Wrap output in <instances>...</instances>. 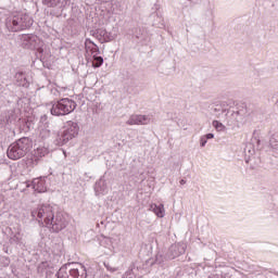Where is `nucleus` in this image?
Instances as JSON below:
<instances>
[{
    "instance_id": "obj_1",
    "label": "nucleus",
    "mask_w": 278,
    "mask_h": 278,
    "mask_svg": "<svg viewBox=\"0 0 278 278\" xmlns=\"http://www.w3.org/2000/svg\"><path fill=\"white\" fill-rule=\"evenodd\" d=\"M33 147L34 142L29 137H23L10 144L7 155L10 160H21V157H25L31 151Z\"/></svg>"
},
{
    "instance_id": "obj_2",
    "label": "nucleus",
    "mask_w": 278,
    "mask_h": 278,
    "mask_svg": "<svg viewBox=\"0 0 278 278\" xmlns=\"http://www.w3.org/2000/svg\"><path fill=\"white\" fill-rule=\"evenodd\" d=\"M33 25L34 20L25 13H15L5 20V27L9 31H23Z\"/></svg>"
},
{
    "instance_id": "obj_3",
    "label": "nucleus",
    "mask_w": 278,
    "mask_h": 278,
    "mask_svg": "<svg viewBox=\"0 0 278 278\" xmlns=\"http://www.w3.org/2000/svg\"><path fill=\"white\" fill-rule=\"evenodd\" d=\"M77 134H79V125L75 122H67L64 128L56 134L54 144L56 147H64L70 140L76 138Z\"/></svg>"
},
{
    "instance_id": "obj_4",
    "label": "nucleus",
    "mask_w": 278,
    "mask_h": 278,
    "mask_svg": "<svg viewBox=\"0 0 278 278\" xmlns=\"http://www.w3.org/2000/svg\"><path fill=\"white\" fill-rule=\"evenodd\" d=\"M77 103L68 98H63L61 100L52 102L50 112L52 116H66L72 112H75Z\"/></svg>"
},
{
    "instance_id": "obj_5",
    "label": "nucleus",
    "mask_w": 278,
    "mask_h": 278,
    "mask_svg": "<svg viewBox=\"0 0 278 278\" xmlns=\"http://www.w3.org/2000/svg\"><path fill=\"white\" fill-rule=\"evenodd\" d=\"M30 214L38 223L48 225L51 223V218H53L54 208L51 204H39Z\"/></svg>"
},
{
    "instance_id": "obj_6",
    "label": "nucleus",
    "mask_w": 278,
    "mask_h": 278,
    "mask_svg": "<svg viewBox=\"0 0 278 278\" xmlns=\"http://www.w3.org/2000/svg\"><path fill=\"white\" fill-rule=\"evenodd\" d=\"M40 38L34 34L21 35L20 45L23 49H36L39 55L45 53V49L40 47Z\"/></svg>"
},
{
    "instance_id": "obj_7",
    "label": "nucleus",
    "mask_w": 278,
    "mask_h": 278,
    "mask_svg": "<svg viewBox=\"0 0 278 278\" xmlns=\"http://www.w3.org/2000/svg\"><path fill=\"white\" fill-rule=\"evenodd\" d=\"M68 225V220H66V216H64V213L58 212L54 213L52 217L50 218V222H48L47 227L50 228V231L53 233H60L62 229H66Z\"/></svg>"
},
{
    "instance_id": "obj_8",
    "label": "nucleus",
    "mask_w": 278,
    "mask_h": 278,
    "mask_svg": "<svg viewBox=\"0 0 278 278\" xmlns=\"http://www.w3.org/2000/svg\"><path fill=\"white\" fill-rule=\"evenodd\" d=\"M184 253H186V245L184 243L172 244L167 251L166 260H175V257H179Z\"/></svg>"
},
{
    "instance_id": "obj_9",
    "label": "nucleus",
    "mask_w": 278,
    "mask_h": 278,
    "mask_svg": "<svg viewBox=\"0 0 278 278\" xmlns=\"http://www.w3.org/2000/svg\"><path fill=\"white\" fill-rule=\"evenodd\" d=\"M26 188H33L35 192H47V184L42 178H35L33 181H26Z\"/></svg>"
},
{
    "instance_id": "obj_10",
    "label": "nucleus",
    "mask_w": 278,
    "mask_h": 278,
    "mask_svg": "<svg viewBox=\"0 0 278 278\" xmlns=\"http://www.w3.org/2000/svg\"><path fill=\"white\" fill-rule=\"evenodd\" d=\"M70 266V278H86V267L81 264L72 263Z\"/></svg>"
},
{
    "instance_id": "obj_11",
    "label": "nucleus",
    "mask_w": 278,
    "mask_h": 278,
    "mask_svg": "<svg viewBox=\"0 0 278 278\" xmlns=\"http://www.w3.org/2000/svg\"><path fill=\"white\" fill-rule=\"evenodd\" d=\"M151 123V116L149 115H131L126 125H149Z\"/></svg>"
},
{
    "instance_id": "obj_12",
    "label": "nucleus",
    "mask_w": 278,
    "mask_h": 278,
    "mask_svg": "<svg viewBox=\"0 0 278 278\" xmlns=\"http://www.w3.org/2000/svg\"><path fill=\"white\" fill-rule=\"evenodd\" d=\"M90 36H93V38H97V40H99V42H101V45H103V42H108V40H109L108 30H105L104 28H98L96 30H90Z\"/></svg>"
},
{
    "instance_id": "obj_13",
    "label": "nucleus",
    "mask_w": 278,
    "mask_h": 278,
    "mask_svg": "<svg viewBox=\"0 0 278 278\" xmlns=\"http://www.w3.org/2000/svg\"><path fill=\"white\" fill-rule=\"evenodd\" d=\"M85 49L87 53H91V55H99L101 53V50H99V46L94 43L90 39L85 40Z\"/></svg>"
},
{
    "instance_id": "obj_14",
    "label": "nucleus",
    "mask_w": 278,
    "mask_h": 278,
    "mask_svg": "<svg viewBox=\"0 0 278 278\" xmlns=\"http://www.w3.org/2000/svg\"><path fill=\"white\" fill-rule=\"evenodd\" d=\"M1 117L2 123L7 125L10 123H14V121H16V112L14 110L5 111L4 113H2Z\"/></svg>"
},
{
    "instance_id": "obj_15",
    "label": "nucleus",
    "mask_w": 278,
    "mask_h": 278,
    "mask_svg": "<svg viewBox=\"0 0 278 278\" xmlns=\"http://www.w3.org/2000/svg\"><path fill=\"white\" fill-rule=\"evenodd\" d=\"M15 81L17 86H22L23 88H27V86H29V80H27V76H25V73L23 72L15 74Z\"/></svg>"
},
{
    "instance_id": "obj_16",
    "label": "nucleus",
    "mask_w": 278,
    "mask_h": 278,
    "mask_svg": "<svg viewBox=\"0 0 278 278\" xmlns=\"http://www.w3.org/2000/svg\"><path fill=\"white\" fill-rule=\"evenodd\" d=\"M94 190L97 194H105V192H108V185H105V179L103 177L96 182Z\"/></svg>"
},
{
    "instance_id": "obj_17",
    "label": "nucleus",
    "mask_w": 278,
    "mask_h": 278,
    "mask_svg": "<svg viewBox=\"0 0 278 278\" xmlns=\"http://www.w3.org/2000/svg\"><path fill=\"white\" fill-rule=\"evenodd\" d=\"M70 266H73V263L63 265L56 273V277L58 278H71Z\"/></svg>"
},
{
    "instance_id": "obj_18",
    "label": "nucleus",
    "mask_w": 278,
    "mask_h": 278,
    "mask_svg": "<svg viewBox=\"0 0 278 278\" xmlns=\"http://www.w3.org/2000/svg\"><path fill=\"white\" fill-rule=\"evenodd\" d=\"M150 212H153L157 218H164V204H151Z\"/></svg>"
},
{
    "instance_id": "obj_19",
    "label": "nucleus",
    "mask_w": 278,
    "mask_h": 278,
    "mask_svg": "<svg viewBox=\"0 0 278 278\" xmlns=\"http://www.w3.org/2000/svg\"><path fill=\"white\" fill-rule=\"evenodd\" d=\"M62 3V0H42V4L47 8H58Z\"/></svg>"
},
{
    "instance_id": "obj_20",
    "label": "nucleus",
    "mask_w": 278,
    "mask_h": 278,
    "mask_svg": "<svg viewBox=\"0 0 278 278\" xmlns=\"http://www.w3.org/2000/svg\"><path fill=\"white\" fill-rule=\"evenodd\" d=\"M93 68H100V66H103V56H99L97 54H93Z\"/></svg>"
},
{
    "instance_id": "obj_21",
    "label": "nucleus",
    "mask_w": 278,
    "mask_h": 278,
    "mask_svg": "<svg viewBox=\"0 0 278 278\" xmlns=\"http://www.w3.org/2000/svg\"><path fill=\"white\" fill-rule=\"evenodd\" d=\"M47 268H49V263L48 262H42L38 265L37 273L39 275H47Z\"/></svg>"
},
{
    "instance_id": "obj_22",
    "label": "nucleus",
    "mask_w": 278,
    "mask_h": 278,
    "mask_svg": "<svg viewBox=\"0 0 278 278\" xmlns=\"http://www.w3.org/2000/svg\"><path fill=\"white\" fill-rule=\"evenodd\" d=\"M214 138V134L210 132L200 138V146L205 147L207 144V140H212Z\"/></svg>"
},
{
    "instance_id": "obj_23",
    "label": "nucleus",
    "mask_w": 278,
    "mask_h": 278,
    "mask_svg": "<svg viewBox=\"0 0 278 278\" xmlns=\"http://www.w3.org/2000/svg\"><path fill=\"white\" fill-rule=\"evenodd\" d=\"M213 127L216 131H227V127L218 121H213Z\"/></svg>"
},
{
    "instance_id": "obj_24",
    "label": "nucleus",
    "mask_w": 278,
    "mask_h": 278,
    "mask_svg": "<svg viewBox=\"0 0 278 278\" xmlns=\"http://www.w3.org/2000/svg\"><path fill=\"white\" fill-rule=\"evenodd\" d=\"M244 153H245V162L247 164H249V162H251V156L253 155V153H255V150H251V146H247L244 149Z\"/></svg>"
},
{
    "instance_id": "obj_25",
    "label": "nucleus",
    "mask_w": 278,
    "mask_h": 278,
    "mask_svg": "<svg viewBox=\"0 0 278 278\" xmlns=\"http://www.w3.org/2000/svg\"><path fill=\"white\" fill-rule=\"evenodd\" d=\"M164 260L168 258H166V256H163L162 254H156L155 264H164Z\"/></svg>"
},
{
    "instance_id": "obj_26",
    "label": "nucleus",
    "mask_w": 278,
    "mask_h": 278,
    "mask_svg": "<svg viewBox=\"0 0 278 278\" xmlns=\"http://www.w3.org/2000/svg\"><path fill=\"white\" fill-rule=\"evenodd\" d=\"M12 241L15 242V244H23V238H21V235L13 236Z\"/></svg>"
},
{
    "instance_id": "obj_27",
    "label": "nucleus",
    "mask_w": 278,
    "mask_h": 278,
    "mask_svg": "<svg viewBox=\"0 0 278 278\" xmlns=\"http://www.w3.org/2000/svg\"><path fill=\"white\" fill-rule=\"evenodd\" d=\"M269 144H270L271 149H278V142H277V140L275 139V137H271V138H270Z\"/></svg>"
},
{
    "instance_id": "obj_28",
    "label": "nucleus",
    "mask_w": 278,
    "mask_h": 278,
    "mask_svg": "<svg viewBox=\"0 0 278 278\" xmlns=\"http://www.w3.org/2000/svg\"><path fill=\"white\" fill-rule=\"evenodd\" d=\"M123 278H136L132 270H128L124 274Z\"/></svg>"
},
{
    "instance_id": "obj_29",
    "label": "nucleus",
    "mask_w": 278,
    "mask_h": 278,
    "mask_svg": "<svg viewBox=\"0 0 278 278\" xmlns=\"http://www.w3.org/2000/svg\"><path fill=\"white\" fill-rule=\"evenodd\" d=\"M213 112L216 113V112H227V111L224 110L223 106L217 104V105H215V108H213Z\"/></svg>"
},
{
    "instance_id": "obj_30",
    "label": "nucleus",
    "mask_w": 278,
    "mask_h": 278,
    "mask_svg": "<svg viewBox=\"0 0 278 278\" xmlns=\"http://www.w3.org/2000/svg\"><path fill=\"white\" fill-rule=\"evenodd\" d=\"M50 131L49 130H41L40 135H41V138H45V136H49Z\"/></svg>"
},
{
    "instance_id": "obj_31",
    "label": "nucleus",
    "mask_w": 278,
    "mask_h": 278,
    "mask_svg": "<svg viewBox=\"0 0 278 278\" xmlns=\"http://www.w3.org/2000/svg\"><path fill=\"white\" fill-rule=\"evenodd\" d=\"M104 242H105V243H108V244L110 245V244H112V239H110V238H105V239H104Z\"/></svg>"
},
{
    "instance_id": "obj_32",
    "label": "nucleus",
    "mask_w": 278,
    "mask_h": 278,
    "mask_svg": "<svg viewBox=\"0 0 278 278\" xmlns=\"http://www.w3.org/2000/svg\"><path fill=\"white\" fill-rule=\"evenodd\" d=\"M180 186H186V179L180 180Z\"/></svg>"
},
{
    "instance_id": "obj_33",
    "label": "nucleus",
    "mask_w": 278,
    "mask_h": 278,
    "mask_svg": "<svg viewBox=\"0 0 278 278\" xmlns=\"http://www.w3.org/2000/svg\"><path fill=\"white\" fill-rule=\"evenodd\" d=\"M262 141L260 139H256V144L260 146Z\"/></svg>"
},
{
    "instance_id": "obj_34",
    "label": "nucleus",
    "mask_w": 278,
    "mask_h": 278,
    "mask_svg": "<svg viewBox=\"0 0 278 278\" xmlns=\"http://www.w3.org/2000/svg\"><path fill=\"white\" fill-rule=\"evenodd\" d=\"M231 116H238V113H231Z\"/></svg>"
},
{
    "instance_id": "obj_35",
    "label": "nucleus",
    "mask_w": 278,
    "mask_h": 278,
    "mask_svg": "<svg viewBox=\"0 0 278 278\" xmlns=\"http://www.w3.org/2000/svg\"><path fill=\"white\" fill-rule=\"evenodd\" d=\"M98 1L103 2V1H105V0H98Z\"/></svg>"
}]
</instances>
